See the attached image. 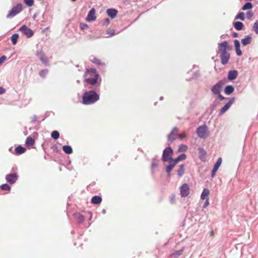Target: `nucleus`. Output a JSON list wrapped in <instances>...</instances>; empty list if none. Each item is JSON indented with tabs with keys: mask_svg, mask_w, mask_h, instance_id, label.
<instances>
[{
	"mask_svg": "<svg viewBox=\"0 0 258 258\" xmlns=\"http://www.w3.org/2000/svg\"><path fill=\"white\" fill-rule=\"evenodd\" d=\"M117 13V10L113 8H109L106 10V13L107 14L108 16L111 19H114L115 18Z\"/></svg>",
	"mask_w": 258,
	"mask_h": 258,
	"instance_id": "f3484780",
	"label": "nucleus"
},
{
	"mask_svg": "<svg viewBox=\"0 0 258 258\" xmlns=\"http://www.w3.org/2000/svg\"><path fill=\"white\" fill-rule=\"evenodd\" d=\"M230 53L228 52L221 53L220 56L221 60V63L223 65L226 64L230 59Z\"/></svg>",
	"mask_w": 258,
	"mask_h": 258,
	"instance_id": "9b49d317",
	"label": "nucleus"
},
{
	"mask_svg": "<svg viewBox=\"0 0 258 258\" xmlns=\"http://www.w3.org/2000/svg\"><path fill=\"white\" fill-rule=\"evenodd\" d=\"M252 40V37L250 35H247L245 38L242 39L241 43L243 45L245 46L250 44Z\"/></svg>",
	"mask_w": 258,
	"mask_h": 258,
	"instance_id": "4be33fe9",
	"label": "nucleus"
},
{
	"mask_svg": "<svg viewBox=\"0 0 258 258\" xmlns=\"http://www.w3.org/2000/svg\"><path fill=\"white\" fill-rule=\"evenodd\" d=\"M6 59V56L3 55L0 57V64H2Z\"/></svg>",
	"mask_w": 258,
	"mask_h": 258,
	"instance_id": "864d4df0",
	"label": "nucleus"
},
{
	"mask_svg": "<svg viewBox=\"0 0 258 258\" xmlns=\"http://www.w3.org/2000/svg\"><path fill=\"white\" fill-rule=\"evenodd\" d=\"M93 62L98 64V65H101L102 63L100 61V60L96 58H94L93 60H92Z\"/></svg>",
	"mask_w": 258,
	"mask_h": 258,
	"instance_id": "3c124183",
	"label": "nucleus"
},
{
	"mask_svg": "<svg viewBox=\"0 0 258 258\" xmlns=\"http://www.w3.org/2000/svg\"><path fill=\"white\" fill-rule=\"evenodd\" d=\"M96 19L95 10L94 8H92L87 15L86 20L88 22H92L95 20Z\"/></svg>",
	"mask_w": 258,
	"mask_h": 258,
	"instance_id": "ddd939ff",
	"label": "nucleus"
},
{
	"mask_svg": "<svg viewBox=\"0 0 258 258\" xmlns=\"http://www.w3.org/2000/svg\"><path fill=\"white\" fill-rule=\"evenodd\" d=\"M210 236H212V237H213L214 236V230L213 229H212L211 231Z\"/></svg>",
	"mask_w": 258,
	"mask_h": 258,
	"instance_id": "bf43d9fd",
	"label": "nucleus"
},
{
	"mask_svg": "<svg viewBox=\"0 0 258 258\" xmlns=\"http://www.w3.org/2000/svg\"><path fill=\"white\" fill-rule=\"evenodd\" d=\"M186 155L184 154H181L180 155H179L177 158H172L171 159V162L173 163L174 165H176L178 162H179L180 161L184 160L186 159Z\"/></svg>",
	"mask_w": 258,
	"mask_h": 258,
	"instance_id": "2eb2a0df",
	"label": "nucleus"
},
{
	"mask_svg": "<svg viewBox=\"0 0 258 258\" xmlns=\"http://www.w3.org/2000/svg\"><path fill=\"white\" fill-rule=\"evenodd\" d=\"M177 131H178L177 128L176 127H174L173 128V129H172V131H171V132H173V133H174V132H177Z\"/></svg>",
	"mask_w": 258,
	"mask_h": 258,
	"instance_id": "052dcab7",
	"label": "nucleus"
},
{
	"mask_svg": "<svg viewBox=\"0 0 258 258\" xmlns=\"http://www.w3.org/2000/svg\"><path fill=\"white\" fill-rule=\"evenodd\" d=\"M209 190L207 188H205L203 190L202 194L201 195V198L202 200H205L208 199V197L209 195Z\"/></svg>",
	"mask_w": 258,
	"mask_h": 258,
	"instance_id": "c756f323",
	"label": "nucleus"
},
{
	"mask_svg": "<svg viewBox=\"0 0 258 258\" xmlns=\"http://www.w3.org/2000/svg\"><path fill=\"white\" fill-rule=\"evenodd\" d=\"M85 74L86 76H89V77H94V75L96 74L97 75H99L97 71L94 69H90L88 70L86 72Z\"/></svg>",
	"mask_w": 258,
	"mask_h": 258,
	"instance_id": "bb28decb",
	"label": "nucleus"
},
{
	"mask_svg": "<svg viewBox=\"0 0 258 258\" xmlns=\"http://www.w3.org/2000/svg\"><path fill=\"white\" fill-rule=\"evenodd\" d=\"M62 149L67 154H71L73 153V149L70 146L64 145L62 146Z\"/></svg>",
	"mask_w": 258,
	"mask_h": 258,
	"instance_id": "a878e982",
	"label": "nucleus"
},
{
	"mask_svg": "<svg viewBox=\"0 0 258 258\" xmlns=\"http://www.w3.org/2000/svg\"><path fill=\"white\" fill-rule=\"evenodd\" d=\"M163 99V97L162 96L160 97V100H162Z\"/></svg>",
	"mask_w": 258,
	"mask_h": 258,
	"instance_id": "69168bd1",
	"label": "nucleus"
},
{
	"mask_svg": "<svg viewBox=\"0 0 258 258\" xmlns=\"http://www.w3.org/2000/svg\"><path fill=\"white\" fill-rule=\"evenodd\" d=\"M48 72V70L47 69L41 70L39 72V76L42 78H45Z\"/></svg>",
	"mask_w": 258,
	"mask_h": 258,
	"instance_id": "58836bf2",
	"label": "nucleus"
},
{
	"mask_svg": "<svg viewBox=\"0 0 258 258\" xmlns=\"http://www.w3.org/2000/svg\"><path fill=\"white\" fill-rule=\"evenodd\" d=\"M183 251V249H180L177 251H175V252L171 253L170 255V256L173 257V258H177L178 256H179L180 255L182 254Z\"/></svg>",
	"mask_w": 258,
	"mask_h": 258,
	"instance_id": "7c9ffc66",
	"label": "nucleus"
},
{
	"mask_svg": "<svg viewBox=\"0 0 258 258\" xmlns=\"http://www.w3.org/2000/svg\"><path fill=\"white\" fill-rule=\"evenodd\" d=\"M110 23V20L108 18H106L103 22L104 25H108Z\"/></svg>",
	"mask_w": 258,
	"mask_h": 258,
	"instance_id": "603ef678",
	"label": "nucleus"
},
{
	"mask_svg": "<svg viewBox=\"0 0 258 258\" xmlns=\"http://www.w3.org/2000/svg\"><path fill=\"white\" fill-rule=\"evenodd\" d=\"M73 215L75 218L78 220V222L81 223L84 220V216L80 214L79 213L76 212L75 213L73 214Z\"/></svg>",
	"mask_w": 258,
	"mask_h": 258,
	"instance_id": "cd10ccee",
	"label": "nucleus"
},
{
	"mask_svg": "<svg viewBox=\"0 0 258 258\" xmlns=\"http://www.w3.org/2000/svg\"><path fill=\"white\" fill-rule=\"evenodd\" d=\"M234 27L235 29H236L238 31H240L243 29L244 27L243 24L239 21H236L233 24Z\"/></svg>",
	"mask_w": 258,
	"mask_h": 258,
	"instance_id": "b1692460",
	"label": "nucleus"
},
{
	"mask_svg": "<svg viewBox=\"0 0 258 258\" xmlns=\"http://www.w3.org/2000/svg\"><path fill=\"white\" fill-rule=\"evenodd\" d=\"M37 56L40 59L41 57H43L45 56L44 53L42 50H37L36 52Z\"/></svg>",
	"mask_w": 258,
	"mask_h": 258,
	"instance_id": "79ce46f5",
	"label": "nucleus"
},
{
	"mask_svg": "<svg viewBox=\"0 0 258 258\" xmlns=\"http://www.w3.org/2000/svg\"><path fill=\"white\" fill-rule=\"evenodd\" d=\"M19 30L26 35L27 38L31 37L34 34L33 31L25 25L20 27Z\"/></svg>",
	"mask_w": 258,
	"mask_h": 258,
	"instance_id": "6e6552de",
	"label": "nucleus"
},
{
	"mask_svg": "<svg viewBox=\"0 0 258 258\" xmlns=\"http://www.w3.org/2000/svg\"><path fill=\"white\" fill-rule=\"evenodd\" d=\"M209 204L208 203V199H206V202L205 203V204H204L203 205V208H206V206Z\"/></svg>",
	"mask_w": 258,
	"mask_h": 258,
	"instance_id": "13d9d810",
	"label": "nucleus"
},
{
	"mask_svg": "<svg viewBox=\"0 0 258 258\" xmlns=\"http://www.w3.org/2000/svg\"><path fill=\"white\" fill-rule=\"evenodd\" d=\"M40 60L45 66H48L49 65V61L46 56L43 57H41Z\"/></svg>",
	"mask_w": 258,
	"mask_h": 258,
	"instance_id": "4c0bfd02",
	"label": "nucleus"
},
{
	"mask_svg": "<svg viewBox=\"0 0 258 258\" xmlns=\"http://www.w3.org/2000/svg\"><path fill=\"white\" fill-rule=\"evenodd\" d=\"M234 46L235 48L240 47V42L237 39H235L234 41Z\"/></svg>",
	"mask_w": 258,
	"mask_h": 258,
	"instance_id": "09e8293b",
	"label": "nucleus"
},
{
	"mask_svg": "<svg viewBox=\"0 0 258 258\" xmlns=\"http://www.w3.org/2000/svg\"><path fill=\"white\" fill-rule=\"evenodd\" d=\"M5 92H6L5 89L3 87L0 86V95L3 94L5 93Z\"/></svg>",
	"mask_w": 258,
	"mask_h": 258,
	"instance_id": "5fc2aeb1",
	"label": "nucleus"
},
{
	"mask_svg": "<svg viewBox=\"0 0 258 258\" xmlns=\"http://www.w3.org/2000/svg\"><path fill=\"white\" fill-rule=\"evenodd\" d=\"M35 140L31 136H29L26 138L25 144L27 146H32L34 145Z\"/></svg>",
	"mask_w": 258,
	"mask_h": 258,
	"instance_id": "c85d7f7f",
	"label": "nucleus"
},
{
	"mask_svg": "<svg viewBox=\"0 0 258 258\" xmlns=\"http://www.w3.org/2000/svg\"><path fill=\"white\" fill-rule=\"evenodd\" d=\"M216 95L218 96V98L220 99V100L221 101H222V100H226L228 98H226V97H224L223 96H222L221 94V93H219V94H217Z\"/></svg>",
	"mask_w": 258,
	"mask_h": 258,
	"instance_id": "8fccbe9b",
	"label": "nucleus"
},
{
	"mask_svg": "<svg viewBox=\"0 0 258 258\" xmlns=\"http://www.w3.org/2000/svg\"><path fill=\"white\" fill-rule=\"evenodd\" d=\"M176 136H177L176 133H173V132H171L168 136V141L172 143L174 141Z\"/></svg>",
	"mask_w": 258,
	"mask_h": 258,
	"instance_id": "473e14b6",
	"label": "nucleus"
},
{
	"mask_svg": "<svg viewBox=\"0 0 258 258\" xmlns=\"http://www.w3.org/2000/svg\"><path fill=\"white\" fill-rule=\"evenodd\" d=\"M37 116L36 115H34L32 117V122H34L36 121Z\"/></svg>",
	"mask_w": 258,
	"mask_h": 258,
	"instance_id": "6e6d98bb",
	"label": "nucleus"
},
{
	"mask_svg": "<svg viewBox=\"0 0 258 258\" xmlns=\"http://www.w3.org/2000/svg\"><path fill=\"white\" fill-rule=\"evenodd\" d=\"M115 31L114 30L107 31L106 34H107V36H106V37L108 38L111 36H113L115 35Z\"/></svg>",
	"mask_w": 258,
	"mask_h": 258,
	"instance_id": "37998d69",
	"label": "nucleus"
},
{
	"mask_svg": "<svg viewBox=\"0 0 258 258\" xmlns=\"http://www.w3.org/2000/svg\"><path fill=\"white\" fill-rule=\"evenodd\" d=\"M26 150L25 147H23L21 145H19L15 149V153L16 155H21L24 153Z\"/></svg>",
	"mask_w": 258,
	"mask_h": 258,
	"instance_id": "6ab92c4d",
	"label": "nucleus"
},
{
	"mask_svg": "<svg viewBox=\"0 0 258 258\" xmlns=\"http://www.w3.org/2000/svg\"><path fill=\"white\" fill-rule=\"evenodd\" d=\"M238 76V71L237 70H230L228 72L227 79L230 81L235 80Z\"/></svg>",
	"mask_w": 258,
	"mask_h": 258,
	"instance_id": "dca6fc26",
	"label": "nucleus"
},
{
	"mask_svg": "<svg viewBox=\"0 0 258 258\" xmlns=\"http://www.w3.org/2000/svg\"><path fill=\"white\" fill-rule=\"evenodd\" d=\"M102 202V198L99 196H94L91 199V202L94 204H99Z\"/></svg>",
	"mask_w": 258,
	"mask_h": 258,
	"instance_id": "393cba45",
	"label": "nucleus"
},
{
	"mask_svg": "<svg viewBox=\"0 0 258 258\" xmlns=\"http://www.w3.org/2000/svg\"><path fill=\"white\" fill-rule=\"evenodd\" d=\"M51 137L52 139L54 140H57L59 137V133L57 131H54L51 133Z\"/></svg>",
	"mask_w": 258,
	"mask_h": 258,
	"instance_id": "c9c22d12",
	"label": "nucleus"
},
{
	"mask_svg": "<svg viewBox=\"0 0 258 258\" xmlns=\"http://www.w3.org/2000/svg\"><path fill=\"white\" fill-rule=\"evenodd\" d=\"M173 200H174V197H172L171 199V201L172 202H173Z\"/></svg>",
	"mask_w": 258,
	"mask_h": 258,
	"instance_id": "338daca9",
	"label": "nucleus"
},
{
	"mask_svg": "<svg viewBox=\"0 0 258 258\" xmlns=\"http://www.w3.org/2000/svg\"><path fill=\"white\" fill-rule=\"evenodd\" d=\"M252 30L258 35V20H256L253 25Z\"/></svg>",
	"mask_w": 258,
	"mask_h": 258,
	"instance_id": "ea45409f",
	"label": "nucleus"
},
{
	"mask_svg": "<svg viewBox=\"0 0 258 258\" xmlns=\"http://www.w3.org/2000/svg\"><path fill=\"white\" fill-rule=\"evenodd\" d=\"M253 16V13L249 11L246 12V17L248 20H251Z\"/></svg>",
	"mask_w": 258,
	"mask_h": 258,
	"instance_id": "c03bdc74",
	"label": "nucleus"
},
{
	"mask_svg": "<svg viewBox=\"0 0 258 258\" xmlns=\"http://www.w3.org/2000/svg\"><path fill=\"white\" fill-rule=\"evenodd\" d=\"M235 98L232 97L230 98L227 103H226L224 106L220 109L219 112V116H221L223 113H224L232 105V104L234 102Z\"/></svg>",
	"mask_w": 258,
	"mask_h": 258,
	"instance_id": "1a4fd4ad",
	"label": "nucleus"
},
{
	"mask_svg": "<svg viewBox=\"0 0 258 258\" xmlns=\"http://www.w3.org/2000/svg\"><path fill=\"white\" fill-rule=\"evenodd\" d=\"M198 152H199V157L202 161H204L206 158V156L207 154L206 152L205 151V150L199 147L198 149Z\"/></svg>",
	"mask_w": 258,
	"mask_h": 258,
	"instance_id": "a211bd4d",
	"label": "nucleus"
},
{
	"mask_svg": "<svg viewBox=\"0 0 258 258\" xmlns=\"http://www.w3.org/2000/svg\"><path fill=\"white\" fill-rule=\"evenodd\" d=\"M232 48V46L230 45L227 41H224L221 43H218V51L221 53L227 52Z\"/></svg>",
	"mask_w": 258,
	"mask_h": 258,
	"instance_id": "423d86ee",
	"label": "nucleus"
},
{
	"mask_svg": "<svg viewBox=\"0 0 258 258\" xmlns=\"http://www.w3.org/2000/svg\"><path fill=\"white\" fill-rule=\"evenodd\" d=\"M99 99V95L94 90L86 91L83 95V103L85 105L92 104Z\"/></svg>",
	"mask_w": 258,
	"mask_h": 258,
	"instance_id": "f257e3e1",
	"label": "nucleus"
},
{
	"mask_svg": "<svg viewBox=\"0 0 258 258\" xmlns=\"http://www.w3.org/2000/svg\"><path fill=\"white\" fill-rule=\"evenodd\" d=\"M180 194L182 197H186L189 194V187L188 184L184 183L180 187Z\"/></svg>",
	"mask_w": 258,
	"mask_h": 258,
	"instance_id": "9d476101",
	"label": "nucleus"
},
{
	"mask_svg": "<svg viewBox=\"0 0 258 258\" xmlns=\"http://www.w3.org/2000/svg\"><path fill=\"white\" fill-rule=\"evenodd\" d=\"M185 172V166L184 164H181L178 169L177 170V174L178 176V177H182Z\"/></svg>",
	"mask_w": 258,
	"mask_h": 258,
	"instance_id": "412c9836",
	"label": "nucleus"
},
{
	"mask_svg": "<svg viewBox=\"0 0 258 258\" xmlns=\"http://www.w3.org/2000/svg\"><path fill=\"white\" fill-rule=\"evenodd\" d=\"M157 166H158V164H157V163L156 162L155 159V158H153L152 160V163H151V167H152V168H154L157 167Z\"/></svg>",
	"mask_w": 258,
	"mask_h": 258,
	"instance_id": "49530a36",
	"label": "nucleus"
},
{
	"mask_svg": "<svg viewBox=\"0 0 258 258\" xmlns=\"http://www.w3.org/2000/svg\"><path fill=\"white\" fill-rule=\"evenodd\" d=\"M99 75H94V77H88L85 79V81L91 85H95L98 82Z\"/></svg>",
	"mask_w": 258,
	"mask_h": 258,
	"instance_id": "4468645a",
	"label": "nucleus"
},
{
	"mask_svg": "<svg viewBox=\"0 0 258 258\" xmlns=\"http://www.w3.org/2000/svg\"><path fill=\"white\" fill-rule=\"evenodd\" d=\"M71 1H72V2H74L76 1L77 0H71Z\"/></svg>",
	"mask_w": 258,
	"mask_h": 258,
	"instance_id": "774afa93",
	"label": "nucleus"
},
{
	"mask_svg": "<svg viewBox=\"0 0 258 258\" xmlns=\"http://www.w3.org/2000/svg\"><path fill=\"white\" fill-rule=\"evenodd\" d=\"M234 91V87L232 85H227L224 89V93L228 95L231 94Z\"/></svg>",
	"mask_w": 258,
	"mask_h": 258,
	"instance_id": "aec40b11",
	"label": "nucleus"
},
{
	"mask_svg": "<svg viewBox=\"0 0 258 258\" xmlns=\"http://www.w3.org/2000/svg\"><path fill=\"white\" fill-rule=\"evenodd\" d=\"M179 137V138L180 139H183L184 137H185V136H182V135L181 134H178L177 135Z\"/></svg>",
	"mask_w": 258,
	"mask_h": 258,
	"instance_id": "680f3d73",
	"label": "nucleus"
},
{
	"mask_svg": "<svg viewBox=\"0 0 258 258\" xmlns=\"http://www.w3.org/2000/svg\"><path fill=\"white\" fill-rule=\"evenodd\" d=\"M80 26V28L82 30L86 29L89 28V26L87 24L83 23H81Z\"/></svg>",
	"mask_w": 258,
	"mask_h": 258,
	"instance_id": "a18cd8bd",
	"label": "nucleus"
},
{
	"mask_svg": "<svg viewBox=\"0 0 258 258\" xmlns=\"http://www.w3.org/2000/svg\"><path fill=\"white\" fill-rule=\"evenodd\" d=\"M225 83V80H221L211 88V91L214 95L219 94L221 93L223 86Z\"/></svg>",
	"mask_w": 258,
	"mask_h": 258,
	"instance_id": "39448f33",
	"label": "nucleus"
},
{
	"mask_svg": "<svg viewBox=\"0 0 258 258\" xmlns=\"http://www.w3.org/2000/svg\"><path fill=\"white\" fill-rule=\"evenodd\" d=\"M19 176L17 173L8 174L6 175L5 179L7 182L13 184H14L18 180Z\"/></svg>",
	"mask_w": 258,
	"mask_h": 258,
	"instance_id": "0eeeda50",
	"label": "nucleus"
},
{
	"mask_svg": "<svg viewBox=\"0 0 258 258\" xmlns=\"http://www.w3.org/2000/svg\"><path fill=\"white\" fill-rule=\"evenodd\" d=\"M199 76V74L198 72H195L194 74V76L196 78L198 77Z\"/></svg>",
	"mask_w": 258,
	"mask_h": 258,
	"instance_id": "e2e57ef3",
	"label": "nucleus"
},
{
	"mask_svg": "<svg viewBox=\"0 0 258 258\" xmlns=\"http://www.w3.org/2000/svg\"><path fill=\"white\" fill-rule=\"evenodd\" d=\"M238 36V33H236V32H233V34H232V36L233 37H235H235H237Z\"/></svg>",
	"mask_w": 258,
	"mask_h": 258,
	"instance_id": "4d7b16f0",
	"label": "nucleus"
},
{
	"mask_svg": "<svg viewBox=\"0 0 258 258\" xmlns=\"http://www.w3.org/2000/svg\"><path fill=\"white\" fill-rule=\"evenodd\" d=\"M235 51L237 56H241L242 55V53L240 47L235 48Z\"/></svg>",
	"mask_w": 258,
	"mask_h": 258,
	"instance_id": "de8ad7c7",
	"label": "nucleus"
},
{
	"mask_svg": "<svg viewBox=\"0 0 258 258\" xmlns=\"http://www.w3.org/2000/svg\"><path fill=\"white\" fill-rule=\"evenodd\" d=\"M22 11V5L21 3L17 4L14 6L12 9L9 12L6 17L8 19H11L19 14Z\"/></svg>",
	"mask_w": 258,
	"mask_h": 258,
	"instance_id": "7ed1b4c3",
	"label": "nucleus"
},
{
	"mask_svg": "<svg viewBox=\"0 0 258 258\" xmlns=\"http://www.w3.org/2000/svg\"><path fill=\"white\" fill-rule=\"evenodd\" d=\"M221 38H222V39H223V38H225V35H222L221 36Z\"/></svg>",
	"mask_w": 258,
	"mask_h": 258,
	"instance_id": "0e129e2a",
	"label": "nucleus"
},
{
	"mask_svg": "<svg viewBox=\"0 0 258 258\" xmlns=\"http://www.w3.org/2000/svg\"><path fill=\"white\" fill-rule=\"evenodd\" d=\"M222 163V158H219L217 160V162H216V163L215 164L214 166V167L211 171V177H214L215 175V173H216V172L217 171V170H218L219 167L220 166L221 164Z\"/></svg>",
	"mask_w": 258,
	"mask_h": 258,
	"instance_id": "f8f14e48",
	"label": "nucleus"
},
{
	"mask_svg": "<svg viewBox=\"0 0 258 258\" xmlns=\"http://www.w3.org/2000/svg\"><path fill=\"white\" fill-rule=\"evenodd\" d=\"M235 19V20L240 19L241 21H244L245 20L244 13L243 12L238 13V14L236 16Z\"/></svg>",
	"mask_w": 258,
	"mask_h": 258,
	"instance_id": "f704fd0d",
	"label": "nucleus"
},
{
	"mask_svg": "<svg viewBox=\"0 0 258 258\" xmlns=\"http://www.w3.org/2000/svg\"><path fill=\"white\" fill-rule=\"evenodd\" d=\"M19 36V35L17 33H15L11 36V40L13 45H15L17 44Z\"/></svg>",
	"mask_w": 258,
	"mask_h": 258,
	"instance_id": "2f4dec72",
	"label": "nucleus"
},
{
	"mask_svg": "<svg viewBox=\"0 0 258 258\" xmlns=\"http://www.w3.org/2000/svg\"><path fill=\"white\" fill-rule=\"evenodd\" d=\"M173 154V151L170 147H166L162 153V160L163 162H166L171 161V159L172 158V156Z\"/></svg>",
	"mask_w": 258,
	"mask_h": 258,
	"instance_id": "f03ea898",
	"label": "nucleus"
},
{
	"mask_svg": "<svg viewBox=\"0 0 258 258\" xmlns=\"http://www.w3.org/2000/svg\"><path fill=\"white\" fill-rule=\"evenodd\" d=\"M168 162L169 163V164L166 166V171L167 173V176H170L171 172L175 165H174L173 163H172L171 161Z\"/></svg>",
	"mask_w": 258,
	"mask_h": 258,
	"instance_id": "5701e85b",
	"label": "nucleus"
},
{
	"mask_svg": "<svg viewBox=\"0 0 258 258\" xmlns=\"http://www.w3.org/2000/svg\"><path fill=\"white\" fill-rule=\"evenodd\" d=\"M197 134L201 139H205L209 136L208 128L206 125L200 126L197 129Z\"/></svg>",
	"mask_w": 258,
	"mask_h": 258,
	"instance_id": "20e7f679",
	"label": "nucleus"
},
{
	"mask_svg": "<svg viewBox=\"0 0 258 258\" xmlns=\"http://www.w3.org/2000/svg\"><path fill=\"white\" fill-rule=\"evenodd\" d=\"M24 2L25 5L29 7L34 5V0H24Z\"/></svg>",
	"mask_w": 258,
	"mask_h": 258,
	"instance_id": "a19ab883",
	"label": "nucleus"
},
{
	"mask_svg": "<svg viewBox=\"0 0 258 258\" xmlns=\"http://www.w3.org/2000/svg\"><path fill=\"white\" fill-rule=\"evenodd\" d=\"M1 189L3 190H11V186L7 184H3L0 186Z\"/></svg>",
	"mask_w": 258,
	"mask_h": 258,
	"instance_id": "e433bc0d",
	"label": "nucleus"
},
{
	"mask_svg": "<svg viewBox=\"0 0 258 258\" xmlns=\"http://www.w3.org/2000/svg\"><path fill=\"white\" fill-rule=\"evenodd\" d=\"M252 4L250 2H246L242 6L241 9L243 11L250 10L252 8Z\"/></svg>",
	"mask_w": 258,
	"mask_h": 258,
	"instance_id": "72a5a7b5",
	"label": "nucleus"
}]
</instances>
